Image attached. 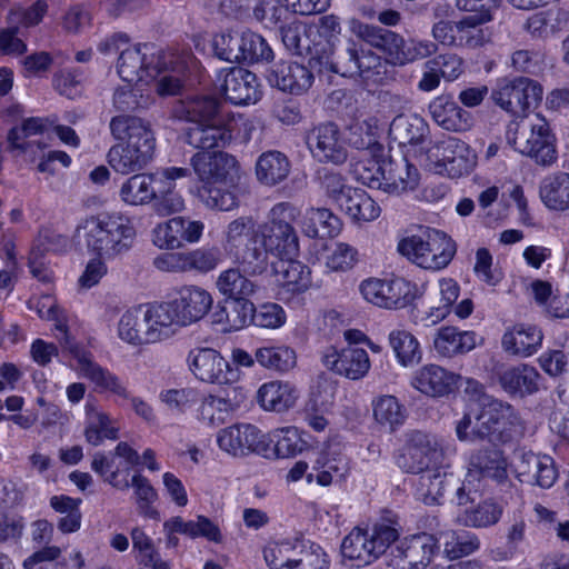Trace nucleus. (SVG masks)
<instances>
[{
	"label": "nucleus",
	"instance_id": "obj_1",
	"mask_svg": "<svg viewBox=\"0 0 569 569\" xmlns=\"http://www.w3.org/2000/svg\"><path fill=\"white\" fill-rule=\"evenodd\" d=\"M455 431L461 442H488L498 447L522 437L525 425L510 403L487 398L456 421Z\"/></svg>",
	"mask_w": 569,
	"mask_h": 569
},
{
	"label": "nucleus",
	"instance_id": "obj_2",
	"mask_svg": "<svg viewBox=\"0 0 569 569\" xmlns=\"http://www.w3.org/2000/svg\"><path fill=\"white\" fill-rule=\"evenodd\" d=\"M171 117L192 123L182 137L186 143L196 149L226 148L232 140V131L224 121L222 102L213 96L190 94L181 98L172 104Z\"/></svg>",
	"mask_w": 569,
	"mask_h": 569
},
{
	"label": "nucleus",
	"instance_id": "obj_3",
	"mask_svg": "<svg viewBox=\"0 0 569 569\" xmlns=\"http://www.w3.org/2000/svg\"><path fill=\"white\" fill-rule=\"evenodd\" d=\"M78 230L83 231L88 250L108 260L128 253L137 236L130 219L119 213L90 216Z\"/></svg>",
	"mask_w": 569,
	"mask_h": 569
},
{
	"label": "nucleus",
	"instance_id": "obj_4",
	"mask_svg": "<svg viewBox=\"0 0 569 569\" xmlns=\"http://www.w3.org/2000/svg\"><path fill=\"white\" fill-rule=\"evenodd\" d=\"M300 211L290 202L276 203L268 213V220L260 227L262 246L278 258L296 257L299 239L293 227Z\"/></svg>",
	"mask_w": 569,
	"mask_h": 569
},
{
	"label": "nucleus",
	"instance_id": "obj_5",
	"mask_svg": "<svg viewBox=\"0 0 569 569\" xmlns=\"http://www.w3.org/2000/svg\"><path fill=\"white\" fill-rule=\"evenodd\" d=\"M398 538V529L386 522H377L371 529L355 528L343 538L341 552L357 567H363L375 562Z\"/></svg>",
	"mask_w": 569,
	"mask_h": 569
},
{
	"label": "nucleus",
	"instance_id": "obj_6",
	"mask_svg": "<svg viewBox=\"0 0 569 569\" xmlns=\"http://www.w3.org/2000/svg\"><path fill=\"white\" fill-rule=\"evenodd\" d=\"M399 252L423 269L440 270L456 254V242L443 231L431 230L426 238L411 236L398 243Z\"/></svg>",
	"mask_w": 569,
	"mask_h": 569
},
{
	"label": "nucleus",
	"instance_id": "obj_7",
	"mask_svg": "<svg viewBox=\"0 0 569 569\" xmlns=\"http://www.w3.org/2000/svg\"><path fill=\"white\" fill-rule=\"evenodd\" d=\"M556 141L550 124L540 116L527 124L518 126L512 137L508 136V142L516 151L541 167H549L556 162L558 158Z\"/></svg>",
	"mask_w": 569,
	"mask_h": 569
},
{
	"label": "nucleus",
	"instance_id": "obj_8",
	"mask_svg": "<svg viewBox=\"0 0 569 569\" xmlns=\"http://www.w3.org/2000/svg\"><path fill=\"white\" fill-rule=\"evenodd\" d=\"M542 94V86L537 80L515 77L498 80L490 98L496 106L511 116L525 117L539 106Z\"/></svg>",
	"mask_w": 569,
	"mask_h": 569
},
{
	"label": "nucleus",
	"instance_id": "obj_9",
	"mask_svg": "<svg viewBox=\"0 0 569 569\" xmlns=\"http://www.w3.org/2000/svg\"><path fill=\"white\" fill-rule=\"evenodd\" d=\"M510 466L520 482L542 489L551 488L559 476L552 457L530 450H515Z\"/></svg>",
	"mask_w": 569,
	"mask_h": 569
},
{
	"label": "nucleus",
	"instance_id": "obj_10",
	"mask_svg": "<svg viewBox=\"0 0 569 569\" xmlns=\"http://www.w3.org/2000/svg\"><path fill=\"white\" fill-rule=\"evenodd\" d=\"M306 143L312 158L320 163L339 166L348 159L342 133L335 122H323L307 131Z\"/></svg>",
	"mask_w": 569,
	"mask_h": 569
},
{
	"label": "nucleus",
	"instance_id": "obj_11",
	"mask_svg": "<svg viewBox=\"0 0 569 569\" xmlns=\"http://www.w3.org/2000/svg\"><path fill=\"white\" fill-rule=\"evenodd\" d=\"M437 453V442L430 435L412 430L406 435V443L397 455L396 463L407 473L420 475L432 468Z\"/></svg>",
	"mask_w": 569,
	"mask_h": 569
},
{
	"label": "nucleus",
	"instance_id": "obj_12",
	"mask_svg": "<svg viewBox=\"0 0 569 569\" xmlns=\"http://www.w3.org/2000/svg\"><path fill=\"white\" fill-rule=\"evenodd\" d=\"M189 368L201 381L228 385L237 380V369L231 367L217 350L201 348L191 350L188 356Z\"/></svg>",
	"mask_w": 569,
	"mask_h": 569
},
{
	"label": "nucleus",
	"instance_id": "obj_13",
	"mask_svg": "<svg viewBox=\"0 0 569 569\" xmlns=\"http://www.w3.org/2000/svg\"><path fill=\"white\" fill-rule=\"evenodd\" d=\"M204 224L187 217H174L159 223L152 231V242L161 250H174L198 242Z\"/></svg>",
	"mask_w": 569,
	"mask_h": 569
},
{
	"label": "nucleus",
	"instance_id": "obj_14",
	"mask_svg": "<svg viewBox=\"0 0 569 569\" xmlns=\"http://www.w3.org/2000/svg\"><path fill=\"white\" fill-rule=\"evenodd\" d=\"M438 550V539L433 535H412L392 550L393 562L398 569H426Z\"/></svg>",
	"mask_w": 569,
	"mask_h": 569
},
{
	"label": "nucleus",
	"instance_id": "obj_15",
	"mask_svg": "<svg viewBox=\"0 0 569 569\" xmlns=\"http://www.w3.org/2000/svg\"><path fill=\"white\" fill-rule=\"evenodd\" d=\"M507 467V459L497 447L478 448L470 452L467 480L470 482L488 479L497 485L505 486L510 482Z\"/></svg>",
	"mask_w": 569,
	"mask_h": 569
},
{
	"label": "nucleus",
	"instance_id": "obj_16",
	"mask_svg": "<svg viewBox=\"0 0 569 569\" xmlns=\"http://www.w3.org/2000/svg\"><path fill=\"white\" fill-rule=\"evenodd\" d=\"M220 90L224 98L233 104L254 103L260 99L258 79L251 71L232 67L218 74Z\"/></svg>",
	"mask_w": 569,
	"mask_h": 569
},
{
	"label": "nucleus",
	"instance_id": "obj_17",
	"mask_svg": "<svg viewBox=\"0 0 569 569\" xmlns=\"http://www.w3.org/2000/svg\"><path fill=\"white\" fill-rule=\"evenodd\" d=\"M220 449L237 457L249 452L268 455L269 447L263 442V433L253 425H234L221 430L217 438Z\"/></svg>",
	"mask_w": 569,
	"mask_h": 569
},
{
	"label": "nucleus",
	"instance_id": "obj_18",
	"mask_svg": "<svg viewBox=\"0 0 569 569\" xmlns=\"http://www.w3.org/2000/svg\"><path fill=\"white\" fill-rule=\"evenodd\" d=\"M166 54L151 56L147 59L146 53H141L138 46L122 49L118 59L117 71L120 78L128 82H139L156 79L159 77L161 69L159 62L164 59Z\"/></svg>",
	"mask_w": 569,
	"mask_h": 569
},
{
	"label": "nucleus",
	"instance_id": "obj_19",
	"mask_svg": "<svg viewBox=\"0 0 569 569\" xmlns=\"http://www.w3.org/2000/svg\"><path fill=\"white\" fill-rule=\"evenodd\" d=\"M156 144L119 142L109 149L108 163L118 173L130 174L144 169L152 160Z\"/></svg>",
	"mask_w": 569,
	"mask_h": 569
},
{
	"label": "nucleus",
	"instance_id": "obj_20",
	"mask_svg": "<svg viewBox=\"0 0 569 569\" xmlns=\"http://www.w3.org/2000/svg\"><path fill=\"white\" fill-rule=\"evenodd\" d=\"M191 164L199 179L209 186L231 181L239 169L237 159L226 152H197L191 158Z\"/></svg>",
	"mask_w": 569,
	"mask_h": 569
},
{
	"label": "nucleus",
	"instance_id": "obj_21",
	"mask_svg": "<svg viewBox=\"0 0 569 569\" xmlns=\"http://www.w3.org/2000/svg\"><path fill=\"white\" fill-rule=\"evenodd\" d=\"M172 302L181 318V326H188L201 320L209 312L213 298L202 287L184 284L174 290Z\"/></svg>",
	"mask_w": 569,
	"mask_h": 569
},
{
	"label": "nucleus",
	"instance_id": "obj_22",
	"mask_svg": "<svg viewBox=\"0 0 569 569\" xmlns=\"http://www.w3.org/2000/svg\"><path fill=\"white\" fill-rule=\"evenodd\" d=\"M382 191L399 196L415 190L420 180L417 167L403 157L382 160Z\"/></svg>",
	"mask_w": 569,
	"mask_h": 569
},
{
	"label": "nucleus",
	"instance_id": "obj_23",
	"mask_svg": "<svg viewBox=\"0 0 569 569\" xmlns=\"http://www.w3.org/2000/svg\"><path fill=\"white\" fill-rule=\"evenodd\" d=\"M323 365L335 373L351 380L362 379L370 369V359L362 348L349 346L331 349L322 358Z\"/></svg>",
	"mask_w": 569,
	"mask_h": 569
},
{
	"label": "nucleus",
	"instance_id": "obj_24",
	"mask_svg": "<svg viewBox=\"0 0 569 569\" xmlns=\"http://www.w3.org/2000/svg\"><path fill=\"white\" fill-rule=\"evenodd\" d=\"M68 349L78 360L79 371L81 375L89 379L96 386L97 390L110 391L124 399L129 398V392L120 379L108 369H104L94 362L91 355L81 350L74 343H72Z\"/></svg>",
	"mask_w": 569,
	"mask_h": 569
},
{
	"label": "nucleus",
	"instance_id": "obj_25",
	"mask_svg": "<svg viewBox=\"0 0 569 569\" xmlns=\"http://www.w3.org/2000/svg\"><path fill=\"white\" fill-rule=\"evenodd\" d=\"M351 30L362 41L380 50L386 56V61L396 66L400 47L403 46V38L382 27L362 23L359 20H351Z\"/></svg>",
	"mask_w": 569,
	"mask_h": 569
},
{
	"label": "nucleus",
	"instance_id": "obj_26",
	"mask_svg": "<svg viewBox=\"0 0 569 569\" xmlns=\"http://www.w3.org/2000/svg\"><path fill=\"white\" fill-rule=\"evenodd\" d=\"M119 337L128 343L138 346L161 340V332L151 327L144 307L124 312L118 326Z\"/></svg>",
	"mask_w": 569,
	"mask_h": 569
},
{
	"label": "nucleus",
	"instance_id": "obj_27",
	"mask_svg": "<svg viewBox=\"0 0 569 569\" xmlns=\"http://www.w3.org/2000/svg\"><path fill=\"white\" fill-rule=\"evenodd\" d=\"M312 80V71L293 61H281L269 73V81L272 86L291 94L307 91L311 87Z\"/></svg>",
	"mask_w": 569,
	"mask_h": 569
},
{
	"label": "nucleus",
	"instance_id": "obj_28",
	"mask_svg": "<svg viewBox=\"0 0 569 569\" xmlns=\"http://www.w3.org/2000/svg\"><path fill=\"white\" fill-rule=\"evenodd\" d=\"M500 387L510 396L520 398L536 393L539 390V372L531 366L519 365L497 371Z\"/></svg>",
	"mask_w": 569,
	"mask_h": 569
},
{
	"label": "nucleus",
	"instance_id": "obj_29",
	"mask_svg": "<svg viewBox=\"0 0 569 569\" xmlns=\"http://www.w3.org/2000/svg\"><path fill=\"white\" fill-rule=\"evenodd\" d=\"M458 376L440 366L422 367L412 378V386L420 392L431 397H443L451 393L457 385Z\"/></svg>",
	"mask_w": 569,
	"mask_h": 569
},
{
	"label": "nucleus",
	"instance_id": "obj_30",
	"mask_svg": "<svg viewBox=\"0 0 569 569\" xmlns=\"http://www.w3.org/2000/svg\"><path fill=\"white\" fill-rule=\"evenodd\" d=\"M432 119L442 129L453 132L467 131L472 126V116L446 97H438L429 104Z\"/></svg>",
	"mask_w": 569,
	"mask_h": 569
},
{
	"label": "nucleus",
	"instance_id": "obj_31",
	"mask_svg": "<svg viewBox=\"0 0 569 569\" xmlns=\"http://www.w3.org/2000/svg\"><path fill=\"white\" fill-rule=\"evenodd\" d=\"M254 305L249 299H224L213 312V322L223 331H237L252 322Z\"/></svg>",
	"mask_w": 569,
	"mask_h": 569
},
{
	"label": "nucleus",
	"instance_id": "obj_32",
	"mask_svg": "<svg viewBox=\"0 0 569 569\" xmlns=\"http://www.w3.org/2000/svg\"><path fill=\"white\" fill-rule=\"evenodd\" d=\"M109 129L111 136L121 142L156 144L150 124L139 117L130 114L114 116L110 120Z\"/></svg>",
	"mask_w": 569,
	"mask_h": 569
},
{
	"label": "nucleus",
	"instance_id": "obj_33",
	"mask_svg": "<svg viewBox=\"0 0 569 569\" xmlns=\"http://www.w3.org/2000/svg\"><path fill=\"white\" fill-rule=\"evenodd\" d=\"M476 338L475 331H460L456 327L446 326L437 330L433 348L441 357L452 358L475 349Z\"/></svg>",
	"mask_w": 569,
	"mask_h": 569
},
{
	"label": "nucleus",
	"instance_id": "obj_34",
	"mask_svg": "<svg viewBox=\"0 0 569 569\" xmlns=\"http://www.w3.org/2000/svg\"><path fill=\"white\" fill-rule=\"evenodd\" d=\"M276 282L291 293L302 292L310 286V269L308 266L295 260V257L279 258L272 263Z\"/></svg>",
	"mask_w": 569,
	"mask_h": 569
},
{
	"label": "nucleus",
	"instance_id": "obj_35",
	"mask_svg": "<svg viewBox=\"0 0 569 569\" xmlns=\"http://www.w3.org/2000/svg\"><path fill=\"white\" fill-rule=\"evenodd\" d=\"M297 398L296 387L280 380L266 382L257 391V401L266 411H287L295 406Z\"/></svg>",
	"mask_w": 569,
	"mask_h": 569
},
{
	"label": "nucleus",
	"instance_id": "obj_36",
	"mask_svg": "<svg viewBox=\"0 0 569 569\" xmlns=\"http://www.w3.org/2000/svg\"><path fill=\"white\" fill-rule=\"evenodd\" d=\"M263 442L269 447L268 455H262L267 458L293 457L301 453L308 447V442L296 427L280 428L263 435Z\"/></svg>",
	"mask_w": 569,
	"mask_h": 569
},
{
	"label": "nucleus",
	"instance_id": "obj_37",
	"mask_svg": "<svg viewBox=\"0 0 569 569\" xmlns=\"http://www.w3.org/2000/svg\"><path fill=\"white\" fill-rule=\"evenodd\" d=\"M543 335L532 325H516L502 337V347L507 352L520 357H529L541 346Z\"/></svg>",
	"mask_w": 569,
	"mask_h": 569
},
{
	"label": "nucleus",
	"instance_id": "obj_38",
	"mask_svg": "<svg viewBox=\"0 0 569 569\" xmlns=\"http://www.w3.org/2000/svg\"><path fill=\"white\" fill-rule=\"evenodd\" d=\"M341 211L349 216L353 221H372L380 216L378 203L362 189H347V194L340 197L337 204Z\"/></svg>",
	"mask_w": 569,
	"mask_h": 569
},
{
	"label": "nucleus",
	"instance_id": "obj_39",
	"mask_svg": "<svg viewBox=\"0 0 569 569\" xmlns=\"http://www.w3.org/2000/svg\"><path fill=\"white\" fill-rule=\"evenodd\" d=\"M290 167V161L284 153L278 150L266 151L256 162L257 179L262 184L276 186L288 177Z\"/></svg>",
	"mask_w": 569,
	"mask_h": 569
},
{
	"label": "nucleus",
	"instance_id": "obj_40",
	"mask_svg": "<svg viewBox=\"0 0 569 569\" xmlns=\"http://www.w3.org/2000/svg\"><path fill=\"white\" fill-rule=\"evenodd\" d=\"M428 132V124L417 114L397 116L389 129V133L400 146L419 144Z\"/></svg>",
	"mask_w": 569,
	"mask_h": 569
},
{
	"label": "nucleus",
	"instance_id": "obj_41",
	"mask_svg": "<svg viewBox=\"0 0 569 569\" xmlns=\"http://www.w3.org/2000/svg\"><path fill=\"white\" fill-rule=\"evenodd\" d=\"M216 288L226 299H249L257 284L247 278L239 268H229L220 272L216 280Z\"/></svg>",
	"mask_w": 569,
	"mask_h": 569
},
{
	"label": "nucleus",
	"instance_id": "obj_42",
	"mask_svg": "<svg viewBox=\"0 0 569 569\" xmlns=\"http://www.w3.org/2000/svg\"><path fill=\"white\" fill-rule=\"evenodd\" d=\"M341 229L340 219L327 208H310L306 213L305 233L309 238H331Z\"/></svg>",
	"mask_w": 569,
	"mask_h": 569
},
{
	"label": "nucleus",
	"instance_id": "obj_43",
	"mask_svg": "<svg viewBox=\"0 0 569 569\" xmlns=\"http://www.w3.org/2000/svg\"><path fill=\"white\" fill-rule=\"evenodd\" d=\"M540 197L550 209H569V173L559 172L547 177L541 183Z\"/></svg>",
	"mask_w": 569,
	"mask_h": 569
},
{
	"label": "nucleus",
	"instance_id": "obj_44",
	"mask_svg": "<svg viewBox=\"0 0 569 569\" xmlns=\"http://www.w3.org/2000/svg\"><path fill=\"white\" fill-rule=\"evenodd\" d=\"M256 361L266 369L283 373L296 367L297 355L288 346H263L256 350Z\"/></svg>",
	"mask_w": 569,
	"mask_h": 569
},
{
	"label": "nucleus",
	"instance_id": "obj_45",
	"mask_svg": "<svg viewBox=\"0 0 569 569\" xmlns=\"http://www.w3.org/2000/svg\"><path fill=\"white\" fill-rule=\"evenodd\" d=\"M452 481L448 479L447 473L440 468H431L422 473L418 479L417 493L426 505L440 503L447 487Z\"/></svg>",
	"mask_w": 569,
	"mask_h": 569
},
{
	"label": "nucleus",
	"instance_id": "obj_46",
	"mask_svg": "<svg viewBox=\"0 0 569 569\" xmlns=\"http://www.w3.org/2000/svg\"><path fill=\"white\" fill-rule=\"evenodd\" d=\"M153 176L133 174L120 188V198L130 206H141L156 199Z\"/></svg>",
	"mask_w": 569,
	"mask_h": 569
},
{
	"label": "nucleus",
	"instance_id": "obj_47",
	"mask_svg": "<svg viewBox=\"0 0 569 569\" xmlns=\"http://www.w3.org/2000/svg\"><path fill=\"white\" fill-rule=\"evenodd\" d=\"M443 542V553L449 560H457L462 557L475 553L480 548L478 536L471 531H447L441 533Z\"/></svg>",
	"mask_w": 569,
	"mask_h": 569
},
{
	"label": "nucleus",
	"instance_id": "obj_48",
	"mask_svg": "<svg viewBox=\"0 0 569 569\" xmlns=\"http://www.w3.org/2000/svg\"><path fill=\"white\" fill-rule=\"evenodd\" d=\"M44 126L40 118L26 119L21 127H13L8 132V143L11 151L19 150L22 153L33 152L34 148L41 149L39 140H30L32 136L42 133Z\"/></svg>",
	"mask_w": 569,
	"mask_h": 569
},
{
	"label": "nucleus",
	"instance_id": "obj_49",
	"mask_svg": "<svg viewBox=\"0 0 569 569\" xmlns=\"http://www.w3.org/2000/svg\"><path fill=\"white\" fill-rule=\"evenodd\" d=\"M436 150L438 160L446 167L450 166V170L457 169L459 174L469 171L470 166L466 157L469 153V148L463 141L449 137L440 141L436 146Z\"/></svg>",
	"mask_w": 569,
	"mask_h": 569
},
{
	"label": "nucleus",
	"instance_id": "obj_50",
	"mask_svg": "<svg viewBox=\"0 0 569 569\" xmlns=\"http://www.w3.org/2000/svg\"><path fill=\"white\" fill-rule=\"evenodd\" d=\"M503 507L492 499H486L463 511L462 523L472 528H488L499 522Z\"/></svg>",
	"mask_w": 569,
	"mask_h": 569
},
{
	"label": "nucleus",
	"instance_id": "obj_51",
	"mask_svg": "<svg viewBox=\"0 0 569 569\" xmlns=\"http://www.w3.org/2000/svg\"><path fill=\"white\" fill-rule=\"evenodd\" d=\"M270 251L266 250L262 242L259 244L258 237L248 239L243 248L238 249L232 256L243 266L244 271L250 274H261L268 267V256Z\"/></svg>",
	"mask_w": 569,
	"mask_h": 569
},
{
	"label": "nucleus",
	"instance_id": "obj_52",
	"mask_svg": "<svg viewBox=\"0 0 569 569\" xmlns=\"http://www.w3.org/2000/svg\"><path fill=\"white\" fill-rule=\"evenodd\" d=\"M389 343L402 366H411L421 360V351L416 337L407 330H392Z\"/></svg>",
	"mask_w": 569,
	"mask_h": 569
},
{
	"label": "nucleus",
	"instance_id": "obj_53",
	"mask_svg": "<svg viewBox=\"0 0 569 569\" xmlns=\"http://www.w3.org/2000/svg\"><path fill=\"white\" fill-rule=\"evenodd\" d=\"M252 237H258L254 220L248 216L239 217L232 220L224 230V250L232 254Z\"/></svg>",
	"mask_w": 569,
	"mask_h": 569
},
{
	"label": "nucleus",
	"instance_id": "obj_54",
	"mask_svg": "<svg viewBox=\"0 0 569 569\" xmlns=\"http://www.w3.org/2000/svg\"><path fill=\"white\" fill-rule=\"evenodd\" d=\"M417 286L405 278L385 279V308L401 309L417 298Z\"/></svg>",
	"mask_w": 569,
	"mask_h": 569
},
{
	"label": "nucleus",
	"instance_id": "obj_55",
	"mask_svg": "<svg viewBox=\"0 0 569 569\" xmlns=\"http://www.w3.org/2000/svg\"><path fill=\"white\" fill-rule=\"evenodd\" d=\"M292 569H328L329 560L325 550L311 541L296 543Z\"/></svg>",
	"mask_w": 569,
	"mask_h": 569
},
{
	"label": "nucleus",
	"instance_id": "obj_56",
	"mask_svg": "<svg viewBox=\"0 0 569 569\" xmlns=\"http://www.w3.org/2000/svg\"><path fill=\"white\" fill-rule=\"evenodd\" d=\"M130 486L134 488L139 512L147 518L157 519L159 512L152 507V503L157 500L158 495L149 480L138 473L132 477L131 482L126 480L120 488L128 489Z\"/></svg>",
	"mask_w": 569,
	"mask_h": 569
},
{
	"label": "nucleus",
	"instance_id": "obj_57",
	"mask_svg": "<svg viewBox=\"0 0 569 569\" xmlns=\"http://www.w3.org/2000/svg\"><path fill=\"white\" fill-rule=\"evenodd\" d=\"M273 59V51L267 40L250 30L242 32V57L241 62L258 63L270 62Z\"/></svg>",
	"mask_w": 569,
	"mask_h": 569
},
{
	"label": "nucleus",
	"instance_id": "obj_58",
	"mask_svg": "<svg viewBox=\"0 0 569 569\" xmlns=\"http://www.w3.org/2000/svg\"><path fill=\"white\" fill-rule=\"evenodd\" d=\"M113 107L121 114H128L140 109H146L151 101L149 94H143L138 87L123 86L113 93Z\"/></svg>",
	"mask_w": 569,
	"mask_h": 569
},
{
	"label": "nucleus",
	"instance_id": "obj_59",
	"mask_svg": "<svg viewBox=\"0 0 569 569\" xmlns=\"http://www.w3.org/2000/svg\"><path fill=\"white\" fill-rule=\"evenodd\" d=\"M216 56L228 62L241 63L242 32H222L216 34L212 40Z\"/></svg>",
	"mask_w": 569,
	"mask_h": 569
},
{
	"label": "nucleus",
	"instance_id": "obj_60",
	"mask_svg": "<svg viewBox=\"0 0 569 569\" xmlns=\"http://www.w3.org/2000/svg\"><path fill=\"white\" fill-rule=\"evenodd\" d=\"M373 416L380 425H387L392 430L395 427L402 425L406 415L403 407L393 396H383L373 405Z\"/></svg>",
	"mask_w": 569,
	"mask_h": 569
},
{
	"label": "nucleus",
	"instance_id": "obj_61",
	"mask_svg": "<svg viewBox=\"0 0 569 569\" xmlns=\"http://www.w3.org/2000/svg\"><path fill=\"white\" fill-rule=\"evenodd\" d=\"M199 196L210 209L229 211L239 206V199L233 190L220 186H203Z\"/></svg>",
	"mask_w": 569,
	"mask_h": 569
},
{
	"label": "nucleus",
	"instance_id": "obj_62",
	"mask_svg": "<svg viewBox=\"0 0 569 569\" xmlns=\"http://www.w3.org/2000/svg\"><path fill=\"white\" fill-rule=\"evenodd\" d=\"M188 272L207 273L216 269L222 261V252L217 247L198 248L186 251Z\"/></svg>",
	"mask_w": 569,
	"mask_h": 569
},
{
	"label": "nucleus",
	"instance_id": "obj_63",
	"mask_svg": "<svg viewBox=\"0 0 569 569\" xmlns=\"http://www.w3.org/2000/svg\"><path fill=\"white\" fill-rule=\"evenodd\" d=\"M237 408V406L227 398L209 396L204 398L200 407L202 420L209 425L218 426L224 422L226 418Z\"/></svg>",
	"mask_w": 569,
	"mask_h": 569
},
{
	"label": "nucleus",
	"instance_id": "obj_64",
	"mask_svg": "<svg viewBox=\"0 0 569 569\" xmlns=\"http://www.w3.org/2000/svg\"><path fill=\"white\" fill-rule=\"evenodd\" d=\"M358 51L357 43L349 40L347 46L338 52L335 61L326 62V68L342 77L357 76L359 73V66L357 67Z\"/></svg>",
	"mask_w": 569,
	"mask_h": 569
}]
</instances>
